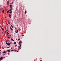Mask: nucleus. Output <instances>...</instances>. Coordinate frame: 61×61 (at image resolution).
<instances>
[{
  "instance_id": "1",
  "label": "nucleus",
  "mask_w": 61,
  "mask_h": 61,
  "mask_svg": "<svg viewBox=\"0 0 61 61\" xmlns=\"http://www.w3.org/2000/svg\"><path fill=\"white\" fill-rule=\"evenodd\" d=\"M6 44H7V46H11V45H10V42H6Z\"/></svg>"
},
{
  "instance_id": "2",
  "label": "nucleus",
  "mask_w": 61,
  "mask_h": 61,
  "mask_svg": "<svg viewBox=\"0 0 61 61\" xmlns=\"http://www.w3.org/2000/svg\"><path fill=\"white\" fill-rule=\"evenodd\" d=\"M7 51L8 52H10V49H9V50H7Z\"/></svg>"
},
{
  "instance_id": "3",
  "label": "nucleus",
  "mask_w": 61,
  "mask_h": 61,
  "mask_svg": "<svg viewBox=\"0 0 61 61\" xmlns=\"http://www.w3.org/2000/svg\"><path fill=\"white\" fill-rule=\"evenodd\" d=\"M3 57H1L0 58V60H1L2 59H3Z\"/></svg>"
},
{
  "instance_id": "4",
  "label": "nucleus",
  "mask_w": 61,
  "mask_h": 61,
  "mask_svg": "<svg viewBox=\"0 0 61 61\" xmlns=\"http://www.w3.org/2000/svg\"><path fill=\"white\" fill-rule=\"evenodd\" d=\"M21 46V45H20V46H18V48H20V47Z\"/></svg>"
},
{
  "instance_id": "5",
  "label": "nucleus",
  "mask_w": 61,
  "mask_h": 61,
  "mask_svg": "<svg viewBox=\"0 0 61 61\" xmlns=\"http://www.w3.org/2000/svg\"><path fill=\"white\" fill-rule=\"evenodd\" d=\"M11 41H14V40H13V39H12V38H11Z\"/></svg>"
},
{
  "instance_id": "6",
  "label": "nucleus",
  "mask_w": 61,
  "mask_h": 61,
  "mask_svg": "<svg viewBox=\"0 0 61 61\" xmlns=\"http://www.w3.org/2000/svg\"><path fill=\"white\" fill-rule=\"evenodd\" d=\"M21 41H20V42H19V44H21Z\"/></svg>"
},
{
  "instance_id": "7",
  "label": "nucleus",
  "mask_w": 61,
  "mask_h": 61,
  "mask_svg": "<svg viewBox=\"0 0 61 61\" xmlns=\"http://www.w3.org/2000/svg\"><path fill=\"white\" fill-rule=\"evenodd\" d=\"M10 29L11 30H13V29H12L11 27H10Z\"/></svg>"
},
{
  "instance_id": "8",
  "label": "nucleus",
  "mask_w": 61,
  "mask_h": 61,
  "mask_svg": "<svg viewBox=\"0 0 61 61\" xmlns=\"http://www.w3.org/2000/svg\"><path fill=\"white\" fill-rule=\"evenodd\" d=\"M9 33H8V32H7V35H8V34H9Z\"/></svg>"
},
{
  "instance_id": "9",
  "label": "nucleus",
  "mask_w": 61,
  "mask_h": 61,
  "mask_svg": "<svg viewBox=\"0 0 61 61\" xmlns=\"http://www.w3.org/2000/svg\"><path fill=\"white\" fill-rule=\"evenodd\" d=\"M11 13H12V11H10L9 12V13H11Z\"/></svg>"
},
{
  "instance_id": "10",
  "label": "nucleus",
  "mask_w": 61,
  "mask_h": 61,
  "mask_svg": "<svg viewBox=\"0 0 61 61\" xmlns=\"http://www.w3.org/2000/svg\"><path fill=\"white\" fill-rule=\"evenodd\" d=\"M9 12V10H8L7 11V13H8Z\"/></svg>"
},
{
  "instance_id": "11",
  "label": "nucleus",
  "mask_w": 61,
  "mask_h": 61,
  "mask_svg": "<svg viewBox=\"0 0 61 61\" xmlns=\"http://www.w3.org/2000/svg\"><path fill=\"white\" fill-rule=\"evenodd\" d=\"M9 17H11V15L9 14Z\"/></svg>"
},
{
  "instance_id": "12",
  "label": "nucleus",
  "mask_w": 61,
  "mask_h": 61,
  "mask_svg": "<svg viewBox=\"0 0 61 61\" xmlns=\"http://www.w3.org/2000/svg\"><path fill=\"white\" fill-rule=\"evenodd\" d=\"M11 26L12 28H13V26H12L11 24L10 25Z\"/></svg>"
},
{
  "instance_id": "13",
  "label": "nucleus",
  "mask_w": 61,
  "mask_h": 61,
  "mask_svg": "<svg viewBox=\"0 0 61 61\" xmlns=\"http://www.w3.org/2000/svg\"><path fill=\"white\" fill-rule=\"evenodd\" d=\"M2 30L3 31H4V29L2 28Z\"/></svg>"
},
{
  "instance_id": "14",
  "label": "nucleus",
  "mask_w": 61,
  "mask_h": 61,
  "mask_svg": "<svg viewBox=\"0 0 61 61\" xmlns=\"http://www.w3.org/2000/svg\"><path fill=\"white\" fill-rule=\"evenodd\" d=\"M26 11H25V14H26Z\"/></svg>"
},
{
  "instance_id": "15",
  "label": "nucleus",
  "mask_w": 61,
  "mask_h": 61,
  "mask_svg": "<svg viewBox=\"0 0 61 61\" xmlns=\"http://www.w3.org/2000/svg\"><path fill=\"white\" fill-rule=\"evenodd\" d=\"M20 40V39L19 38L18 39V41H19Z\"/></svg>"
},
{
  "instance_id": "16",
  "label": "nucleus",
  "mask_w": 61,
  "mask_h": 61,
  "mask_svg": "<svg viewBox=\"0 0 61 61\" xmlns=\"http://www.w3.org/2000/svg\"><path fill=\"white\" fill-rule=\"evenodd\" d=\"M3 53H5V51H4L3 52Z\"/></svg>"
},
{
  "instance_id": "17",
  "label": "nucleus",
  "mask_w": 61,
  "mask_h": 61,
  "mask_svg": "<svg viewBox=\"0 0 61 61\" xmlns=\"http://www.w3.org/2000/svg\"><path fill=\"white\" fill-rule=\"evenodd\" d=\"M15 51V50H12L11 51Z\"/></svg>"
},
{
  "instance_id": "18",
  "label": "nucleus",
  "mask_w": 61,
  "mask_h": 61,
  "mask_svg": "<svg viewBox=\"0 0 61 61\" xmlns=\"http://www.w3.org/2000/svg\"><path fill=\"white\" fill-rule=\"evenodd\" d=\"M7 37H8V38H9V39L10 38L9 37H8V36H7Z\"/></svg>"
},
{
  "instance_id": "19",
  "label": "nucleus",
  "mask_w": 61,
  "mask_h": 61,
  "mask_svg": "<svg viewBox=\"0 0 61 61\" xmlns=\"http://www.w3.org/2000/svg\"><path fill=\"white\" fill-rule=\"evenodd\" d=\"M14 28H15V29L16 30H17V29H16L15 27H14Z\"/></svg>"
},
{
  "instance_id": "20",
  "label": "nucleus",
  "mask_w": 61,
  "mask_h": 61,
  "mask_svg": "<svg viewBox=\"0 0 61 61\" xmlns=\"http://www.w3.org/2000/svg\"><path fill=\"white\" fill-rule=\"evenodd\" d=\"M8 4H9V1H8V2H7Z\"/></svg>"
},
{
  "instance_id": "21",
  "label": "nucleus",
  "mask_w": 61,
  "mask_h": 61,
  "mask_svg": "<svg viewBox=\"0 0 61 61\" xmlns=\"http://www.w3.org/2000/svg\"><path fill=\"white\" fill-rule=\"evenodd\" d=\"M16 44V42H14V44Z\"/></svg>"
},
{
  "instance_id": "22",
  "label": "nucleus",
  "mask_w": 61,
  "mask_h": 61,
  "mask_svg": "<svg viewBox=\"0 0 61 61\" xmlns=\"http://www.w3.org/2000/svg\"><path fill=\"white\" fill-rule=\"evenodd\" d=\"M10 47V46H9V47H7V48H9Z\"/></svg>"
},
{
  "instance_id": "23",
  "label": "nucleus",
  "mask_w": 61,
  "mask_h": 61,
  "mask_svg": "<svg viewBox=\"0 0 61 61\" xmlns=\"http://www.w3.org/2000/svg\"><path fill=\"white\" fill-rule=\"evenodd\" d=\"M10 7H12V5H10Z\"/></svg>"
},
{
  "instance_id": "24",
  "label": "nucleus",
  "mask_w": 61,
  "mask_h": 61,
  "mask_svg": "<svg viewBox=\"0 0 61 61\" xmlns=\"http://www.w3.org/2000/svg\"><path fill=\"white\" fill-rule=\"evenodd\" d=\"M9 11H11V9H10L9 10Z\"/></svg>"
},
{
  "instance_id": "25",
  "label": "nucleus",
  "mask_w": 61,
  "mask_h": 61,
  "mask_svg": "<svg viewBox=\"0 0 61 61\" xmlns=\"http://www.w3.org/2000/svg\"><path fill=\"white\" fill-rule=\"evenodd\" d=\"M15 32H16V33L17 34L18 33L17 32H16V31H15Z\"/></svg>"
},
{
  "instance_id": "26",
  "label": "nucleus",
  "mask_w": 61,
  "mask_h": 61,
  "mask_svg": "<svg viewBox=\"0 0 61 61\" xmlns=\"http://www.w3.org/2000/svg\"><path fill=\"white\" fill-rule=\"evenodd\" d=\"M16 46H17V45H16V44L15 46V47H16Z\"/></svg>"
},
{
  "instance_id": "27",
  "label": "nucleus",
  "mask_w": 61,
  "mask_h": 61,
  "mask_svg": "<svg viewBox=\"0 0 61 61\" xmlns=\"http://www.w3.org/2000/svg\"><path fill=\"white\" fill-rule=\"evenodd\" d=\"M4 10H3V11H2V12L3 13H4Z\"/></svg>"
},
{
  "instance_id": "28",
  "label": "nucleus",
  "mask_w": 61,
  "mask_h": 61,
  "mask_svg": "<svg viewBox=\"0 0 61 61\" xmlns=\"http://www.w3.org/2000/svg\"><path fill=\"white\" fill-rule=\"evenodd\" d=\"M24 35H22V36H24Z\"/></svg>"
},
{
  "instance_id": "29",
  "label": "nucleus",
  "mask_w": 61,
  "mask_h": 61,
  "mask_svg": "<svg viewBox=\"0 0 61 61\" xmlns=\"http://www.w3.org/2000/svg\"><path fill=\"white\" fill-rule=\"evenodd\" d=\"M12 8L11 7H10V9H12Z\"/></svg>"
},
{
  "instance_id": "30",
  "label": "nucleus",
  "mask_w": 61,
  "mask_h": 61,
  "mask_svg": "<svg viewBox=\"0 0 61 61\" xmlns=\"http://www.w3.org/2000/svg\"><path fill=\"white\" fill-rule=\"evenodd\" d=\"M19 45H21V44L20 43H19Z\"/></svg>"
},
{
  "instance_id": "31",
  "label": "nucleus",
  "mask_w": 61,
  "mask_h": 61,
  "mask_svg": "<svg viewBox=\"0 0 61 61\" xmlns=\"http://www.w3.org/2000/svg\"><path fill=\"white\" fill-rule=\"evenodd\" d=\"M7 52V51H5V53H6Z\"/></svg>"
},
{
  "instance_id": "32",
  "label": "nucleus",
  "mask_w": 61,
  "mask_h": 61,
  "mask_svg": "<svg viewBox=\"0 0 61 61\" xmlns=\"http://www.w3.org/2000/svg\"><path fill=\"white\" fill-rule=\"evenodd\" d=\"M9 36L10 37L11 36L10 35V36Z\"/></svg>"
},
{
  "instance_id": "33",
  "label": "nucleus",
  "mask_w": 61,
  "mask_h": 61,
  "mask_svg": "<svg viewBox=\"0 0 61 61\" xmlns=\"http://www.w3.org/2000/svg\"><path fill=\"white\" fill-rule=\"evenodd\" d=\"M17 32H18V30H17V31H16Z\"/></svg>"
},
{
  "instance_id": "34",
  "label": "nucleus",
  "mask_w": 61,
  "mask_h": 61,
  "mask_svg": "<svg viewBox=\"0 0 61 61\" xmlns=\"http://www.w3.org/2000/svg\"><path fill=\"white\" fill-rule=\"evenodd\" d=\"M11 9L12 10V8H11Z\"/></svg>"
},
{
  "instance_id": "35",
  "label": "nucleus",
  "mask_w": 61,
  "mask_h": 61,
  "mask_svg": "<svg viewBox=\"0 0 61 61\" xmlns=\"http://www.w3.org/2000/svg\"><path fill=\"white\" fill-rule=\"evenodd\" d=\"M5 55H3V56H4Z\"/></svg>"
},
{
  "instance_id": "36",
  "label": "nucleus",
  "mask_w": 61,
  "mask_h": 61,
  "mask_svg": "<svg viewBox=\"0 0 61 61\" xmlns=\"http://www.w3.org/2000/svg\"><path fill=\"white\" fill-rule=\"evenodd\" d=\"M12 4H13V2H12V3H11Z\"/></svg>"
},
{
  "instance_id": "37",
  "label": "nucleus",
  "mask_w": 61,
  "mask_h": 61,
  "mask_svg": "<svg viewBox=\"0 0 61 61\" xmlns=\"http://www.w3.org/2000/svg\"><path fill=\"white\" fill-rule=\"evenodd\" d=\"M20 48V49H21V48H20H20Z\"/></svg>"
},
{
  "instance_id": "38",
  "label": "nucleus",
  "mask_w": 61,
  "mask_h": 61,
  "mask_svg": "<svg viewBox=\"0 0 61 61\" xmlns=\"http://www.w3.org/2000/svg\"><path fill=\"white\" fill-rule=\"evenodd\" d=\"M5 18H6V17H5Z\"/></svg>"
},
{
  "instance_id": "39",
  "label": "nucleus",
  "mask_w": 61,
  "mask_h": 61,
  "mask_svg": "<svg viewBox=\"0 0 61 61\" xmlns=\"http://www.w3.org/2000/svg\"><path fill=\"white\" fill-rule=\"evenodd\" d=\"M9 53H8V54H9Z\"/></svg>"
},
{
  "instance_id": "40",
  "label": "nucleus",
  "mask_w": 61,
  "mask_h": 61,
  "mask_svg": "<svg viewBox=\"0 0 61 61\" xmlns=\"http://www.w3.org/2000/svg\"><path fill=\"white\" fill-rule=\"evenodd\" d=\"M40 61H42V60H40Z\"/></svg>"
},
{
  "instance_id": "41",
  "label": "nucleus",
  "mask_w": 61,
  "mask_h": 61,
  "mask_svg": "<svg viewBox=\"0 0 61 61\" xmlns=\"http://www.w3.org/2000/svg\"><path fill=\"white\" fill-rule=\"evenodd\" d=\"M8 24H10V23H9V22H8Z\"/></svg>"
},
{
  "instance_id": "42",
  "label": "nucleus",
  "mask_w": 61,
  "mask_h": 61,
  "mask_svg": "<svg viewBox=\"0 0 61 61\" xmlns=\"http://www.w3.org/2000/svg\"><path fill=\"white\" fill-rule=\"evenodd\" d=\"M7 35L8 36H9L8 35Z\"/></svg>"
},
{
  "instance_id": "43",
  "label": "nucleus",
  "mask_w": 61,
  "mask_h": 61,
  "mask_svg": "<svg viewBox=\"0 0 61 61\" xmlns=\"http://www.w3.org/2000/svg\"><path fill=\"white\" fill-rule=\"evenodd\" d=\"M17 52H18V51H17Z\"/></svg>"
},
{
  "instance_id": "44",
  "label": "nucleus",
  "mask_w": 61,
  "mask_h": 61,
  "mask_svg": "<svg viewBox=\"0 0 61 61\" xmlns=\"http://www.w3.org/2000/svg\"><path fill=\"white\" fill-rule=\"evenodd\" d=\"M10 18H11V17H10Z\"/></svg>"
},
{
  "instance_id": "45",
  "label": "nucleus",
  "mask_w": 61,
  "mask_h": 61,
  "mask_svg": "<svg viewBox=\"0 0 61 61\" xmlns=\"http://www.w3.org/2000/svg\"><path fill=\"white\" fill-rule=\"evenodd\" d=\"M5 29H6V28H5Z\"/></svg>"
},
{
  "instance_id": "46",
  "label": "nucleus",
  "mask_w": 61,
  "mask_h": 61,
  "mask_svg": "<svg viewBox=\"0 0 61 61\" xmlns=\"http://www.w3.org/2000/svg\"><path fill=\"white\" fill-rule=\"evenodd\" d=\"M5 32H6V31H5Z\"/></svg>"
}]
</instances>
